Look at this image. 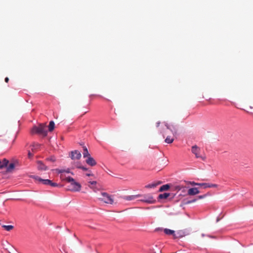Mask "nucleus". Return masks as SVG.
Masks as SVG:
<instances>
[{"label": "nucleus", "mask_w": 253, "mask_h": 253, "mask_svg": "<svg viewBox=\"0 0 253 253\" xmlns=\"http://www.w3.org/2000/svg\"><path fill=\"white\" fill-rule=\"evenodd\" d=\"M60 178L62 180H65L67 182L71 183V188L69 190L73 192H78L81 189V185L71 177H65L63 174H61Z\"/></svg>", "instance_id": "1"}, {"label": "nucleus", "mask_w": 253, "mask_h": 253, "mask_svg": "<svg viewBox=\"0 0 253 253\" xmlns=\"http://www.w3.org/2000/svg\"><path fill=\"white\" fill-rule=\"evenodd\" d=\"M191 151L196 159H199L204 161L206 160L205 154L197 145L193 146L191 148Z\"/></svg>", "instance_id": "2"}, {"label": "nucleus", "mask_w": 253, "mask_h": 253, "mask_svg": "<svg viewBox=\"0 0 253 253\" xmlns=\"http://www.w3.org/2000/svg\"><path fill=\"white\" fill-rule=\"evenodd\" d=\"M31 133L33 134L37 133L43 136H45L47 133L46 126L45 124H40L38 126H35L32 128Z\"/></svg>", "instance_id": "3"}, {"label": "nucleus", "mask_w": 253, "mask_h": 253, "mask_svg": "<svg viewBox=\"0 0 253 253\" xmlns=\"http://www.w3.org/2000/svg\"><path fill=\"white\" fill-rule=\"evenodd\" d=\"M102 197L99 198V201H102L106 204H113L114 203V199L112 196L106 192H102L101 193Z\"/></svg>", "instance_id": "4"}, {"label": "nucleus", "mask_w": 253, "mask_h": 253, "mask_svg": "<svg viewBox=\"0 0 253 253\" xmlns=\"http://www.w3.org/2000/svg\"><path fill=\"white\" fill-rule=\"evenodd\" d=\"M35 179L36 180L40 183L43 184L44 185H49L52 187H57L58 185L57 183L55 182H53L51 180L49 179H42L39 176L35 177Z\"/></svg>", "instance_id": "5"}, {"label": "nucleus", "mask_w": 253, "mask_h": 253, "mask_svg": "<svg viewBox=\"0 0 253 253\" xmlns=\"http://www.w3.org/2000/svg\"><path fill=\"white\" fill-rule=\"evenodd\" d=\"M142 196L144 198L139 200L141 202L148 204H154L156 202V200L154 199V197L151 194L144 195Z\"/></svg>", "instance_id": "6"}, {"label": "nucleus", "mask_w": 253, "mask_h": 253, "mask_svg": "<svg viewBox=\"0 0 253 253\" xmlns=\"http://www.w3.org/2000/svg\"><path fill=\"white\" fill-rule=\"evenodd\" d=\"M198 100L200 102H202L204 105L214 104L215 103L213 99L209 97V96H206V97H205L204 96H201L200 97L198 98Z\"/></svg>", "instance_id": "7"}, {"label": "nucleus", "mask_w": 253, "mask_h": 253, "mask_svg": "<svg viewBox=\"0 0 253 253\" xmlns=\"http://www.w3.org/2000/svg\"><path fill=\"white\" fill-rule=\"evenodd\" d=\"M81 153L78 150L71 152L70 157L72 160H79L81 158Z\"/></svg>", "instance_id": "8"}, {"label": "nucleus", "mask_w": 253, "mask_h": 253, "mask_svg": "<svg viewBox=\"0 0 253 253\" xmlns=\"http://www.w3.org/2000/svg\"><path fill=\"white\" fill-rule=\"evenodd\" d=\"M37 163V169L39 170L45 171L48 169V167L46 166L42 161H38Z\"/></svg>", "instance_id": "9"}, {"label": "nucleus", "mask_w": 253, "mask_h": 253, "mask_svg": "<svg viewBox=\"0 0 253 253\" xmlns=\"http://www.w3.org/2000/svg\"><path fill=\"white\" fill-rule=\"evenodd\" d=\"M210 194L209 193H207V194H205L203 195H200L197 197V198L193 197L192 196H191V204L196 202L198 199H202L206 197H207L208 196H210Z\"/></svg>", "instance_id": "10"}, {"label": "nucleus", "mask_w": 253, "mask_h": 253, "mask_svg": "<svg viewBox=\"0 0 253 253\" xmlns=\"http://www.w3.org/2000/svg\"><path fill=\"white\" fill-rule=\"evenodd\" d=\"M87 159L85 160V162L88 165L93 167L96 165V162L95 160L91 157V156L86 157Z\"/></svg>", "instance_id": "11"}, {"label": "nucleus", "mask_w": 253, "mask_h": 253, "mask_svg": "<svg viewBox=\"0 0 253 253\" xmlns=\"http://www.w3.org/2000/svg\"><path fill=\"white\" fill-rule=\"evenodd\" d=\"M202 186L204 188H210L209 183H196L195 182L191 181V186Z\"/></svg>", "instance_id": "12"}, {"label": "nucleus", "mask_w": 253, "mask_h": 253, "mask_svg": "<svg viewBox=\"0 0 253 253\" xmlns=\"http://www.w3.org/2000/svg\"><path fill=\"white\" fill-rule=\"evenodd\" d=\"M140 197H142L141 195L137 194L135 195L125 196L123 197V199L126 201H131Z\"/></svg>", "instance_id": "13"}, {"label": "nucleus", "mask_w": 253, "mask_h": 253, "mask_svg": "<svg viewBox=\"0 0 253 253\" xmlns=\"http://www.w3.org/2000/svg\"><path fill=\"white\" fill-rule=\"evenodd\" d=\"M8 164L9 161L6 159L0 160V169H2L4 168L6 169V167Z\"/></svg>", "instance_id": "14"}, {"label": "nucleus", "mask_w": 253, "mask_h": 253, "mask_svg": "<svg viewBox=\"0 0 253 253\" xmlns=\"http://www.w3.org/2000/svg\"><path fill=\"white\" fill-rule=\"evenodd\" d=\"M166 126L168 129L170 130L173 134V135H175L177 133V129L176 126L174 125H166Z\"/></svg>", "instance_id": "15"}, {"label": "nucleus", "mask_w": 253, "mask_h": 253, "mask_svg": "<svg viewBox=\"0 0 253 253\" xmlns=\"http://www.w3.org/2000/svg\"><path fill=\"white\" fill-rule=\"evenodd\" d=\"M164 231L166 234L169 235H171L173 236V238H176V236L175 234V231L174 230L165 228L164 229Z\"/></svg>", "instance_id": "16"}, {"label": "nucleus", "mask_w": 253, "mask_h": 253, "mask_svg": "<svg viewBox=\"0 0 253 253\" xmlns=\"http://www.w3.org/2000/svg\"><path fill=\"white\" fill-rule=\"evenodd\" d=\"M200 193L198 187H191V196L195 195Z\"/></svg>", "instance_id": "17"}, {"label": "nucleus", "mask_w": 253, "mask_h": 253, "mask_svg": "<svg viewBox=\"0 0 253 253\" xmlns=\"http://www.w3.org/2000/svg\"><path fill=\"white\" fill-rule=\"evenodd\" d=\"M15 167V165L14 163H10V164H8L7 165V166L6 167V171L7 172H10L12 170H13L14 169Z\"/></svg>", "instance_id": "18"}, {"label": "nucleus", "mask_w": 253, "mask_h": 253, "mask_svg": "<svg viewBox=\"0 0 253 253\" xmlns=\"http://www.w3.org/2000/svg\"><path fill=\"white\" fill-rule=\"evenodd\" d=\"M83 157L84 158H86L87 157H89L90 156V154L89 153L87 148L85 146L83 147Z\"/></svg>", "instance_id": "19"}, {"label": "nucleus", "mask_w": 253, "mask_h": 253, "mask_svg": "<svg viewBox=\"0 0 253 253\" xmlns=\"http://www.w3.org/2000/svg\"><path fill=\"white\" fill-rule=\"evenodd\" d=\"M169 187L170 186L169 184L163 185L160 188L159 191L162 192L164 191H166L168 190L169 188Z\"/></svg>", "instance_id": "20"}, {"label": "nucleus", "mask_w": 253, "mask_h": 253, "mask_svg": "<svg viewBox=\"0 0 253 253\" xmlns=\"http://www.w3.org/2000/svg\"><path fill=\"white\" fill-rule=\"evenodd\" d=\"M170 195L169 193H165L163 194H160L159 195V199H167L168 197H169Z\"/></svg>", "instance_id": "21"}, {"label": "nucleus", "mask_w": 253, "mask_h": 253, "mask_svg": "<svg viewBox=\"0 0 253 253\" xmlns=\"http://www.w3.org/2000/svg\"><path fill=\"white\" fill-rule=\"evenodd\" d=\"M54 123L53 121H51L49 122V124L48 125V130L49 131H52L54 128Z\"/></svg>", "instance_id": "22"}, {"label": "nucleus", "mask_w": 253, "mask_h": 253, "mask_svg": "<svg viewBox=\"0 0 253 253\" xmlns=\"http://www.w3.org/2000/svg\"><path fill=\"white\" fill-rule=\"evenodd\" d=\"M174 139L173 137H171L170 136H168L165 139V142L167 143L170 144L173 142Z\"/></svg>", "instance_id": "23"}, {"label": "nucleus", "mask_w": 253, "mask_h": 253, "mask_svg": "<svg viewBox=\"0 0 253 253\" xmlns=\"http://www.w3.org/2000/svg\"><path fill=\"white\" fill-rule=\"evenodd\" d=\"M2 227L6 231H9L13 229L14 227L12 225H2Z\"/></svg>", "instance_id": "24"}, {"label": "nucleus", "mask_w": 253, "mask_h": 253, "mask_svg": "<svg viewBox=\"0 0 253 253\" xmlns=\"http://www.w3.org/2000/svg\"><path fill=\"white\" fill-rule=\"evenodd\" d=\"M160 183H152L148 184L145 186L146 188H154L156 187Z\"/></svg>", "instance_id": "25"}, {"label": "nucleus", "mask_w": 253, "mask_h": 253, "mask_svg": "<svg viewBox=\"0 0 253 253\" xmlns=\"http://www.w3.org/2000/svg\"><path fill=\"white\" fill-rule=\"evenodd\" d=\"M46 160L52 162H54L56 161L55 158L54 156H51L50 158L46 159Z\"/></svg>", "instance_id": "26"}, {"label": "nucleus", "mask_w": 253, "mask_h": 253, "mask_svg": "<svg viewBox=\"0 0 253 253\" xmlns=\"http://www.w3.org/2000/svg\"><path fill=\"white\" fill-rule=\"evenodd\" d=\"M55 170L58 173H62L63 172H65V169H55Z\"/></svg>", "instance_id": "27"}, {"label": "nucleus", "mask_w": 253, "mask_h": 253, "mask_svg": "<svg viewBox=\"0 0 253 253\" xmlns=\"http://www.w3.org/2000/svg\"><path fill=\"white\" fill-rule=\"evenodd\" d=\"M74 166H75V167L78 168V169H81V168L82 167L81 164L79 163H75Z\"/></svg>", "instance_id": "28"}, {"label": "nucleus", "mask_w": 253, "mask_h": 253, "mask_svg": "<svg viewBox=\"0 0 253 253\" xmlns=\"http://www.w3.org/2000/svg\"><path fill=\"white\" fill-rule=\"evenodd\" d=\"M95 185H94V186H90V185H88V187L92 189L94 192H96V190H97V189L96 188V187L95 186Z\"/></svg>", "instance_id": "29"}, {"label": "nucleus", "mask_w": 253, "mask_h": 253, "mask_svg": "<svg viewBox=\"0 0 253 253\" xmlns=\"http://www.w3.org/2000/svg\"><path fill=\"white\" fill-rule=\"evenodd\" d=\"M88 183L90 184V186H94L97 184V182L96 181H89Z\"/></svg>", "instance_id": "30"}, {"label": "nucleus", "mask_w": 253, "mask_h": 253, "mask_svg": "<svg viewBox=\"0 0 253 253\" xmlns=\"http://www.w3.org/2000/svg\"><path fill=\"white\" fill-rule=\"evenodd\" d=\"M218 185L216 184L210 183V188H216Z\"/></svg>", "instance_id": "31"}, {"label": "nucleus", "mask_w": 253, "mask_h": 253, "mask_svg": "<svg viewBox=\"0 0 253 253\" xmlns=\"http://www.w3.org/2000/svg\"><path fill=\"white\" fill-rule=\"evenodd\" d=\"M65 172H66V173H71L72 175L74 174L73 172H71L70 171V170L69 169H65Z\"/></svg>", "instance_id": "32"}, {"label": "nucleus", "mask_w": 253, "mask_h": 253, "mask_svg": "<svg viewBox=\"0 0 253 253\" xmlns=\"http://www.w3.org/2000/svg\"><path fill=\"white\" fill-rule=\"evenodd\" d=\"M33 154L31 152L29 151V152H28V157L29 158H31L33 157Z\"/></svg>", "instance_id": "33"}, {"label": "nucleus", "mask_w": 253, "mask_h": 253, "mask_svg": "<svg viewBox=\"0 0 253 253\" xmlns=\"http://www.w3.org/2000/svg\"><path fill=\"white\" fill-rule=\"evenodd\" d=\"M86 175L87 176H93V174L90 171L89 172L86 173Z\"/></svg>", "instance_id": "34"}, {"label": "nucleus", "mask_w": 253, "mask_h": 253, "mask_svg": "<svg viewBox=\"0 0 253 253\" xmlns=\"http://www.w3.org/2000/svg\"><path fill=\"white\" fill-rule=\"evenodd\" d=\"M80 169H82V170H85V171L88 170V169L86 168L83 167V166H82Z\"/></svg>", "instance_id": "35"}, {"label": "nucleus", "mask_w": 253, "mask_h": 253, "mask_svg": "<svg viewBox=\"0 0 253 253\" xmlns=\"http://www.w3.org/2000/svg\"><path fill=\"white\" fill-rule=\"evenodd\" d=\"M5 80V82L6 83H8V81H9V79H8V77H6V78H5V80Z\"/></svg>", "instance_id": "36"}, {"label": "nucleus", "mask_w": 253, "mask_h": 253, "mask_svg": "<svg viewBox=\"0 0 253 253\" xmlns=\"http://www.w3.org/2000/svg\"><path fill=\"white\" fill-rule=\"evenodd\" d=\"M160 122H158L157 123V126L158 127L159 126V125H160Z\"/></svg>", "instance_id": "37"}, {"label": "nucleus", "mask_w": 253, "mask_h": 253, "mask_svg": "<svg viewBox=\"0 0 253 253\" xmlns=\"http://www.w3.org/2000/svg\"><path fill=\"white\" fill-rule=\"evenodd\" d=\"M220 220V218L217 217L216 219V222H218Z\"/></svg>", "instance_id": "38"}, {"label": "nucleus", "mask_w": 253, "mask_h": 253, "mask_svg": "<svg viewBox=\"0 0 253 253\" xmlns=\"http://www.w3.org/2000/svg\"><path fill=\"white\" fill-rule=\"evenodd\" d=\"M187 193L188 194H190V189L187 190Z\"/></svg>", "instance_id": "39"}]
</instances>
